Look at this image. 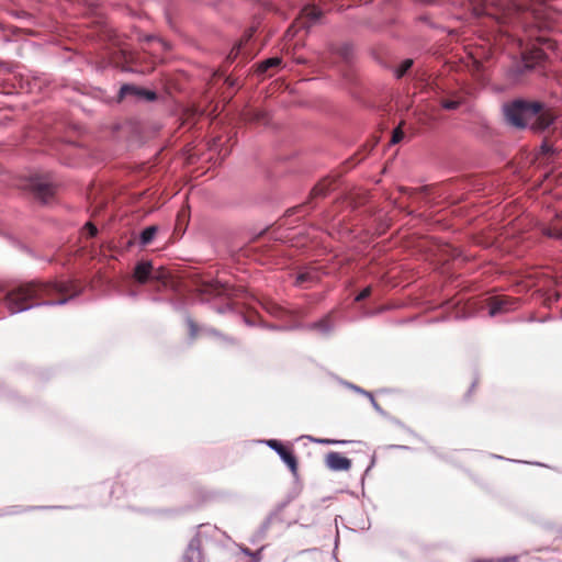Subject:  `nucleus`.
Returning <instances> with one entry per match:
<instances>
[{"instance_id":"nucleus-11","label":"nucleus","mask_w":562,"mask_h":562,"mask_svg":"<svg viewBox=\"0 0 562 562\" xmlns=\"http://www.w3.org/2000/svg\"><path fill=\"white\" fill-rule=\"evenodd\" d=\"M153 270V265L150 261H139L136 263L134 268V278L138 283H146Z\"/></svg>"},{"instance_id":"nucleus-10","label":"nucleus","mask_w":562,"mask_h":562,"mask_svg":"<svg viewBox=\"0 0 562 562\" xmlns=\"http://www.w3.org/2000/svg\"><path fill=\"white\" fill-rule=\"evenodd\" d=\"M541 232L549 238L562 241V217L557 216L549 224L542 225Z\"/></svg>"},{"instance_id":"nucleus-32","label":"nucleus","mask_w":562,"mask_h":562,"mask_svg":"<svg viewBox=\"0 0 562 562\" xmlns=\"http://www.w3.org/2000/svg\"><path fill=\"white\" fill-rule=\"evenodd\" d=\"M400 190H401V192H403V193H414V192H416V190H414V189H408V188H401Z\"/></svg>"},{"instance_id":"nucleus-6","label":"nucleus","mask_w":562,"mask_h":562,"mask_svg":"<svg viewBox=\"0 0 562 562\" xmlns=\"http://www.w3.org/2000/svg\"><path fill=\"white\" fill-rule=\"evenodd\" d=\"M126 97H135L137 99H146L148 101L156 100L157 95L154 91L145 90L134 85H123L119 91V101Z\"/></svg>"},{"instance_id":"nucleus-21","label":"nucleus","mask_w":562,"mask_h":562,"mask_svg":"<svg viewBox=\"0 0 562 562\" xmlns=\"http://www.w3.org/2000/svg\"><path fill=\"white\" fill-rule=\"evenodd\" d=\"M413 66L412 59H405L401 66L396 69L395 75L397 78H402Z\"/></svg>"},{"instance_id":"nucleus-17","label":"nucleus","mask_w":562,"mask_h":562,"mask_svg":"<svg viewBox=\"0 0 562 562\" xmlns=\"http://www.w3.org/2000/svg\"><path fill=\"white\" fill-rule=\"evenodd\" d=\"M157 232H158V228L155 225L146 227L140 233V239H139L140 244L143 246H146V245L150 244L153 241V239L155 238Z\"/></svg>"},{"instance_id":"nucleus-13","label":"nucleus","mask_w":562,"mask_h":562,"mask_svg":"<svg viewBox=\"0 0 562 562\" xmlns=\"http://www.w3.org/2000/svg\"><path fill=\"white\" fill-rule=\"evenodd\" d=\"M330 186L331 182L329 180L323 179L312 189L310 198L317 199L326 196L327 193L330 191Z\"/></svg>"},{"instance_id":"nucleus-4","label":"nucleus","mask_w":562,"mask_h":562,"mask_svg":"<svg viewBox=\"0 0 562 562\" xmlns=\"http://www.w3.org/2000/svg\"><path fill=\"white\" fill-rule=\"evenodd\" d=\"M517 306V300L507 295H494L486 299V307L490 316H496L510 312Z\"/></svg>"},{"instance_id":"nucleus-7","label":"nucleus","mask_w":562,"mask_h":562,"mask_svg":"<svg viewBox=\"0 0 562 562\" xmlns=\"http://www.w3.org/2000/svg\"><path fill=\"white\" fill-rule=\"evenodd\" d=\"M325 463L333 471H348L351 468V460L339 452L327 453Z\"/></svg>"},{"instance_id":"nucleus-8","label":"nucleus","mask_w":562,"mask_h":562,"mask_svg":"<svg viewBox=\"0 0 562 562\" xmlns=\"http://www.w3.org/2000/svg\"><path fill=\"white\" fill-rule=\"evenodd\" d=\"M322 15H323V11L318 7H316L314 4H310V5H306L302 10V13H301V16H300L297 23L300 24V26L308 29L318 19H321Z\"/></svg>"},{"instance_id":"nucleus-14","label":"nucleus","mask_w":562,"mask_h":562,"mask_svg":"<svg viewBox=\"0 0 562 562\" xmlns=\"http://www.w3.org/2000/svg\"><path fill=\"white\" fill-rule=\"evenodd\" d=\"M546 57L544 52L541 48H535L526 54H524V59L528 67H531L541 60H543Z\"/></svg>"},{"instance_id":"nucleus-27","label":"nucleus","mask_w":562,"mask_h":562,"mask_svg":"<svg viewBox=\"0 0 562 562\" xmlns=\"http://www.w3.org/2000/svg\"><path fill=\"white\" fill-rule=\"evenodd\" d=\"M371 294V286L364 288L357 296L356 301L360 302L369 297Z\"/></svg>"},{"instance_id":"nucleus-24","label":"nucleus","mask_w":562,"mask_h":562,"mask_svg":"<svg viewBox=\"0 0 562 562\" xmlns=\"http://www.w3.org/2000/svg\"><path fill=\"white\" fill-rule=\"evenodd\" d=\"M182 562H200V553L190 550L184 554Z\"/></svg>"},{"instance_id":"nucleus-9","label":"nucleus","mask_w":562,"mask_h":562,"mask_svg":"<svg viewBox=\"0 0 562 562\" xmlns=\"http://www.w3.org/2000/svg\"><path fill=\"white\" fill-rule=\"evenodd\" d=\"M263 308L272 316L280 319H288L294 316V313L285 307L279 305L278 303L267 300L263 302Z\"/></svg>"},{"instance_id":"nucleus-20","label":"nucleus","mask_w":562,"mask_h":562,"mask_svg":"<svg viewBox=\"0 0 562 562\" xmlns=\"http://www.w3.org/2000/svg\"><path fill=\"white\" fill-rule=\"evenodd\" d=\"M462 103L461 98L457 99H441L440 104L446 110H456Z\"/></svg>"},{"instance_id":"nucleus-33","label":"nucleus","mask_w":562,"mask_h":562,"mask_svg":"<svg viewBox=\"0 0 562 562\" xmlns=\"http://www.w3.org/2000/svg\"><path fill=\"white\" fill-rule=\"evenodd\" d=\"M341 55L347 58V48H345L342 52H341Z\"/></svg>"},{"instance_id":"nucleus-12","label":"nucleus","mask_w":562,"mask_h":562,"mask_svg":"<svg viewBox=\"0 0 562 562\" xmlns=\"http://www.w3.org/2000/svg\"><path fill=\"white\" fill-rule=\"evenodd\" d=\"M201 292L210 295H228V286L220 281L203 283Z\"/></svg>"},{"instance_id":"nucleus-23","label":"nucleus","mask_w":562,"mask_h":562,"mask_svg":"<svg viewBox=\"0 0 562 562\" xmlns=\"http://www.w3.org/2000/svg\"><path fill=\"white\" fill-rule=\"evenodd\" d=\"M187 325H188V328H189L190 337L193 338V339L196 338V336L199 334V326H198V324L192 318H188L187 319Z\"/></svg>"},{"instance_id":"nucleus-1","label":"nucleus","mask_w":562,"mask_h":562,"mask_svg":"<svg viewBox=\"0 0 562 562\" xmlns=\"http://www.w3.org/2000/svg\"><path fill=\"white\" fill-rule=\"evenodd\" d=\"M81 291L82 284L78 280L33 281L10 291L4 303L10 313L14 314L40 304H65Z\"/></svg>"},{"instance_id":"nucleus-30","label":"nucleus","mask_w":562,"mask_h":562,"mask_svg":"<svg viewBox=\"0 0 562 562\" xmlns=\"http://www.w3.org/2000/svg\"><path fill=\"white\" fill-rule=\"evenodd\" d=\"M314 327L326 330L327 329V321L323 319V321L314 324Z\"/></svg>"},{"instance_id":"nucleus-18","label":"nucleus","mask_w":562,"mask_h":562,"mask_svg":"<svg viewBox=\"0 0 562 562\" xmlns=\"http://www.w3.org/2000/svg\"><path fill=\"white\" fill-rule=\"evenodd\" d=\"M246 120L257 123H267V114L262 111H248L246 114Z\"/></svg>"},{"instance_id":"nucleus-29","label":"nucleus","mask_w":562,"mask_h":562,"mask_svg":"<svg viewBox=\"0 0 562 562\" xmlns=\"http://www.w3.org/2000/svg\"><path fill=\"white\" fill-rule=\"evenodd\" d=\"M316 442L322 445H335V443H345V441L333 440V439H315Z\"/></svg>"},{"instance_id":"nucleus-31","label":"nucleus","mask_w":562,"mask_h":562,"mask_svg":"<svg viewBox=\"0 0 562 562\" xmlns=\"http://www.w3.org/2000/svg\"><path fill=\"white\" fill-rule=\"evenodd\" d=\"M544 45H547L548 48H553V43L548 38H541L540 40Z\"/></svg>"},{"instance_id":"nucleus-26","label":"nucleus","mask_w":562,"mask_h":562,"mask_svg":"<svg viewBox=\"0 0 562 562\" xmlns=\"http://www.w3.org/2000/svg\"><path fill=\"white\" fill-rule=\"evenodd\" d=\"M475 562H518V558L517 557H507V558H502V559H491V560H479V561H475Z\"/></svg>"},{"instance_id":"nucleus-16","label":"nucleus","mask_w":562,"mask_h":562,"mask_svg":"<svg viewBox=\"0 0 562 562\" xmlns=\"http://www.w3.org/2000/svg\"><path fill=\"white\" fill-rule=\"evenodd\" d=\"M282 59L280 57H271L268 58L260 64H258L257 71L259 74L267 72L270 68H274L281 65Z\"/></svg>"},{"instance_id":"nucleus-19","label":"nucleus","mask_w":562,"mask_h":562,"mask_svg":"<svg viewBox=\"0 0 562 562\" xmlns=\"http://www.w3.org/2000/svg\"><path fill=\"white\" fill-rule=\"evenodd\" d=\"M316 280L314 271H304L297 274L295 285H303L306 282H313Z\"/></svg>"},{"instance_id":"nucleus-15","label":"nucleus","mask_w":562,"mask_h":562,"mask_svg":"<svg viewBox=\"0 0 562 562\" xmlns=\"http://www.w3.org/2000/svg\"><path fill=\"white\" fill-rule=\"evenodd\" d=\"M254 34V30H249L244 38L236 45L232 48V50L229 52L228 56H227V59L229 61H234L238 56L239 54H241V50H243V47L244 45L250 40V37L252 36Z\"/></svg>"},{"instance_id":"nucleus-25","label":"nucleus","mask_w":562,"mask_h":562,"mask_svg":"<svg viewBox=\"0 0 562 562\" xmlns=\"http://www.w3.org/2000/svg\"><path fill=\"white\" fill-rule=\"evenodd\" d=\"M403 137H404L403 131L401 130V127H397L393 131L391 143L397 144L402 140Z\"/></svg>"},{"instance_id":"nucleus-2","label":"nucleus","mask_w":562,"mask_h":562,"mask_svg":"<svg viewBox=\"0 0 562 562\" xmlns=\"http://www.w3.org/2000/svg\"><path fill=\"white\" fill-rule=\"evenodd\" d=\"M507 122L518 128L530 127L536 133L546 131L557 115L551 109H546L541 102L515 100L504 106Z\"/></svg>"},{"instance_id":"nucleus-28","label":"nucleus","mask_w":562,"mask_h":562,"mask_svg":"<svg viewBox=\"0 0 562 562\" xmlns=\"http://www.w3.org/2000/svg\"><path fill=\"white\" fill-rule=\"evenodd\" d=\"M85 228L88 232L89 237H94L98 233L97 227L90 222L86 224Z\"/></svg>"},{"instance_id":"nucleus-5","label":"nucleus","mask_w":562,"mask_h":562,"mask_svg":"<svg viewBox=\"0 0 562 562\" xmlns=\"http://www.w3.org/2000/svg\"><path fill=\"white\" fill-rule=\"evenodd\" d=\"M268 446L272 448L281 457V459L284 461V463H286L292 473L295 474L297 471V460L293 452L276 439L269 440Z\"/></svg>"},{"instance_id":"nucleus-3","label":"nucleus","mask_w":562,"mask_h":562,"mask_svg":"<svg viewBox=\"0 0 562 562\" xmlns=\"http://www.w3.org/2000/svg\"><path fill=\"white\" fill-rule=\"evenodd\" d=\"M27 188L42 202L54 196L56 187L49 176H34L29 180Z\"/></svg>"},{"instance_id":"nucleus-22","label":"nucleus","mask_w":562,"mask_h":562,"mask_svg":"<svg viewBox=\"0 0 562 562\" xmlns=\"http://www.w3.org/2000/svg\"><path fill=\"white\" fill-rule=\"evenodd\" d=\"M540 151L543 156H551L555 153V149L553 144L548 138H546L541 144Z\"/></svg>"}]
</instances>
